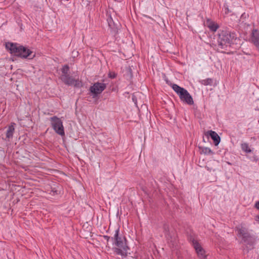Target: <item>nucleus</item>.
I'll return each mask as SVG.
<instances>
[{
    "mask_svg": "<svg viewBox=\"0 0 259 259\" xmlns=\"http://www.w3.org/2000/svg\"><path fill=\"white\" fill-rule=\"evenodd\" d=\"M6 48L11 54L22 58L32 59L35 55L32 54L33 52L26 47L21 46L17 43L7 42Z\"/></svg>",
    "mask_w": 259,
    "mask_h": 259,
    "instance_id": "f257e3e1",
    "label": "nucleus"
},
{
    "mask_svg": "<svg viewBox=\"0 0 259 259\" xmlns=\"http://www.w3.org/2000/svg\"><path fill=\"white\" fill-rule=\"evenodd\" d=\"M119 229H117L115 231L114 237H112L111 239L114 240V244L118 247V248L114 249V252L117 254L125 257L127 256V250L129 249V247L127 245L126 239L124 237L119 236Z\"/></svg>",
    "mask_w": 259,
    "mask_h": 259,
    "instance_id": "f03ea898",
    "label": "nucleus"
},
{
    "mask_svg": "<svg viewBox=\"0 0 259 259\" xmlns=\"http://www.w3.org/2000/svg\"><path fill=\"white\" fill-rule=\"evenodd\" d=\"M172 88L179 95L180 100L183 103L190 105L194 104L193 98L187 90L179 86L177 84H172Z\"/></svg>",
    "mask_w": 259,
    "mask_h": 259,
    "instance_id": "7ed1b4c3",
    "label": "nucleus"
},
{
    "mask_svg": "<svg viewBox=\"0 0 259 259\" xmlns=\"http://www.w3.org/2000/svg\"><path fill=\"white\" fill-rule=\"evenodd\" d=\"M236 38V34L229 31H222L219 34L218 42L222 48L229 46Z\"/></svg>",
    "mask_w": 259,
    "mask_h": 259,
    "instance_id": "20e7f679",
    "label": "nucleus"
},
{
    "mask_svg": "<svg viewBox=\"0 0 259 259\" xmlns=\"http://www.w3.org/2000/svg\"><path fill=\"white\" fill-rule=\"evenodd\" d=\"M50 120L55 132L62 136H64L65 132L62 121L56 116L51 117Z\"/></svg>",
    "mask_w": 259,
    "mask_h": 259,
    "instance_id": "39448f33",
    "label": "nucleus"
},
{
    "mask_svg": "<svg viewBox=\"0 0 259 259\" xmlns=\"http://www.w3.org/2000/svg\"><path fill=\"white\" fill-rule=\"evenodd\" d=\"M106 88L104 83L97 82L90 88V91L94 95V97L100 94Z\"/></svg>",
    "mask_w": 259,
    "mask_h": 259,
    "instance_id": "423d86ee",
    "label": "nucleus"
},
{
    "mask_svg": "<svg viewBox=\"0 0 259 259\" xmlns=\"http://www.w3.org/2000/svg\"><path fill=\"white\" fill-rule=\"evenodd\" d=\"M190 241L192 242L196 253L199 257L201 258H204L206 257L205 250L201 247V245L193 237L190 238Z\"/></svg>",
    "mask_w": 259,
    "mask_h": 259,
    "instance_id": "0eeeda50",
    "label": "nucleus"
},
{
    "mask_svg": "<svg viewBox=\"0 0 259 259\" xmlns=\"http://www.w3.org/2000/svg\"><path fill=\"white\" fill-rule=\"evenodd\" d=\"M61 80L68 85H74L75 87H80V82L78 80H75L69 74L67 75H61Z\"/></svg>",
    "mask_w": 259,
    "mask_h": 259,
    "instance_id": "6e6552de",
    "label": "nucleus"
},
{
    "mask_svg": "<svg viewBox=\"0 0 259 259\" xmlns=\"http://www.w3.org/2000/svg\"><path fill=\"white\" fill-rule=\"evenodd\" d=\"M249 41L259 49V31L257 29L252 31Z\"/></svg>",
    "mask_w": 259,
    "mask_h": 259,
    "instance_id": "1a4fd4ad",
    "label": "nucleus"
},
{
    "mask_svg": "<svg viewBox=\"0 0 259 259\" xmlns=\"http://www.w3.org/2000/svg\"><path fill=\"white\" fill-rule=\"evenodd\" d=\"M205 135L207 137L210 136L213 140L215 146H217L220 142L221 138L218 134L214 131H208L205 133Z\"/></svg>",
    "mask_w": 259,
    "mask_h": 259,
    "instance_id": "9d476101",
    "label": "nucleus"
},
{
    "mask_svg": "<svg viewBox=\"0 0 259 259\" xmlns=\"http://www.w3.org/2000/svg\"><path fill=\"white\" fill-rule=\"evenodd\" d=\"M206 24L207 27L212 32H215L219 27L218 24L209 19H207Z\"/></svg>",
    "mask_w": 259,
    "mask_h": 259,
    "instance_id": "9b49d317",
    "label": "nucleus"
},
{
    "mask_svg": "<svg viewBox=\"0 0 259 259\" xmlns=\"http://www.w3.org/2000/svg\"><path fill=\"white\" fill-rule=\"evenodd\" d=\"M15 123H11V125L8 126V130L6 132V138L9 141L10 139L12 138L15 131L14 125Z\"/></svg>",
    "mask_w": 259,
    "mask_h": 259,
    "instance_id": "f8f14e48",
    "label": "nucleus"
},
{
    "mask_svg": "<svg viewBox=\"0 0 259 259\" xmlns=\"http://www.w3.org/2000/svg\"><path fill=\"white\" fill-rule=\"evenodd\" d=\"M200 150V153L203 154L204 155H212L214 152L208 147H199Z\"/></svg>",
    "mask_w": 259,
    "mask_h": 259,
    "instance_id": "ddd939ff",
    "label": "nucleus"
},
{
    "mask_svg": "<svg viewBox=\"0 0 259 259\" xmlns=\"http://www.w3.org/2000/svg\"><path fill=\"white\" fill-rule=\"evenodd\" d=\"M241 148L242 151L246 153H249L252 152L251 150L249 147V145L247 143H243L241 144Z\"/></svg>",
    "mask_w": 259,
    "mask_h": 259,
    "instance_id": "4468645a",
    "label": "nucleus"
},
{
    "mask_svg": "<svg viewBox=\"0 0 259 259\" xmlns=\"http://www.w3.org/2000/svg\"><path fill=\"white\" fill-rule=\"evenodd\" d=\"M200 83L204 85H211L212 84L213 80L210 78H207L205 79H202L199 81Z\"/></svg>",
    "mask_w": 259,
    "mask_h": 259,
    "instance_id": "2eb2a0df",
    "label": "nucleus"
},
{
    "mask_svg": "<svg viewBox=\"0 0 259 259\" xmlns=\"http://www.w3.org/2000/svg\"><path fill=\"white\" fill-rule=\"evenodd\" d=\"M48 192L52 196H56L59 194L58 191L56 187H51L50 190H47Z\"/></svg>",
    "mask_w": 259,
    "mask_h": 259,
    "instance_id": "dca6fc26",
    "label": "nucleus"
},
{
    "mask_svg": "<svg viewBox=\"0 0 259 259\" xmlns=\"http://www.w3.org/2000/svg\"><path fill=\"white\" fill-rule=\"evenodd\" d=\"M69 70V67L68 65H64L61 69V71L62 73V75H68Z\"/></svg>",
    "mask_w": 259,
    "mask_h": 259,
    "instance_id": "f3484780",
    "label": "nucleus"
},
{
    "mask_svg": "<svg viewBox=\"0 0 259 259\" xmlns=\"http://www.w3.org/2000/svg\"><path fill=\"white\" fill-rule=\"evenodd\" d=\"M255 207L259 210V201H257L255 204ZM255 220L259 224V215L255 217Z\"/></svg>",
    "mask_w": 259,
    "mask_h": 259,
    "instance_id": "a211bd4d",
    "label": "nucleus"
},
{
    "mask_svg": "<svg viewBox=\"0 0 259 259\" xmlns=\"http://www.w3.org/2000/svg\"><path fill=\"white\" fill-rule=\"evenodd\" d=\"M242 238V240L244 241V242H246L247 240V239L248 238H250V235L247 233L246 232V233L244 234L243 235H242V236H241Z\"/></svg>",
    "mask_w": 259,
    "mask_h": 259,
    "instance_id": "6ab92c4d",
    "label": "nucleus"
},
{
    "mask_svg": "<svg viewBox=\"0 0 259 259\" xmlns=\"http://www.w3.org/2000/svg\"><path fill=\"white\" fill-rule=\"evenodd\" d=\"M117 76V73L115 72L110 71L108 73V77L111 79H114Z\"/></svg>",
    "mask_w": 259,
    "mask_h": 259,
    "instance_id": "aec40b11",
    "label": "nucleus"
},
{
    "mask_svg": "<svg viewBox=\"0 0 259 259\" xmlns=\"http://www.w3.org/2000/svg\"><path fill=\"white\" fill-rule=\"evenodd\" d=\"M126 71L127 73V76L130 78H132V70L130 67H128L126 68Z\"/></svg>",
    "mask_w": 259,
    "mask_h": 259,
    "instance_id": "412c9836",
    "label": "nucleus"
},
{
    "mask_svg": "<svg viewBox=\"0 0 259 259\" xmlns=\"http://www.w3.org/2000/svg\"><path fill=\"white\" fill-rule=\"evenodd\" d=\"M238 233L239 235L242 236L244 234L246 233V231L244 228H241L238 229Z\"/></svg>",
    "mask_w": 259,
    "mask_h": 259,
    "instance_id": "4be33fe9",
    "label": "nucleus"
},
{
    "mask_svg": "<svg viewBox=\"0 0 259 259\" xmlns=\"http://www.w3.org/2000/svg\"><path fill=\"white\" fill-rule=\"evenodd\" d=\"M104 238L107 240V242L109 240V239H110V237L108 236H104Z\"/></svg>",
    "mask_w": 259,
    "mask_h": 259,
    "instance_id": "5701e85b",
    "label": "nucleus"
},
{
    "mask_svg": "<svg viewBox=\"0 0 259 259\" xmlns=\"http://www.w3.org/2000/svg\"><path fill=\"white\" fill-rule=\"evenodd\" d=\"M230 12V11L229 10V8H225V13L226 14H228Z\"/></svg>",
    "mask_w": 259,
    "mask_h": 259,
    "instance_id": "b1692460",
    "label": "nucleus"
}]
</instances>
